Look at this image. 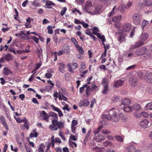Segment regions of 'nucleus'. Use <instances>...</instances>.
<instances>
[{
  "label": "nucleus",
  "mask_w": 152,
  "mask_h": 152,
  "mask_svg": "<svg viewBox=\"0 0 152 152\" xmlns=\"http://www.w3.org/2000/svg\"><path fill=\"white\" fill-rule=\"evenodd\" d=\"M136 148L133 145H129L127 148L126 152H135L136 150Z\"/></svg>",
  "instance_id": "6ab92c4d"
},
{
  "label": "nucleus",
  "mask_w": 152,
  "mask_h": 152,
  "mask_svg": "<svg viewBox=\"0 0 152 152\" xmlns=\"http://www.w3.org/2000/svg\"><path fill=\"white\" fill-rule=\"evenodd\" d=\"M143 4L145 6H152V0H145Z\"/></svg>",
  "instance_id": "a878e982"
},
{
  "label": "nucleus",
  "mask_w": 152,
  "mask_h": 152,
  "mask_svg": "<svg viewBox=\"0 0 152 152\" xmlns=\"http://www.w3.org/2000/svg\"><path fill=\"white\" fill-rule=\"evenodd\" d=\"M71 40L75 44V47H76L78 45V42L75 38H72L71 39Z\"/></svg>",
  "instance_id": "8fccbe9b"
},
{
  "label": "nucleus",
  "mask_w": 152,
  "mask_h": 152,
  "mask_svg": "<svg viewBox=\"0 0 152 152\" xmlns=\"http://www.w3.org/2000/svg\"><path fill=\"white\" fill-rule=\"evenodd\" d=\"M99 31L98 28L97 27H94L92 29L93 34L94 35L96 34Z\"/></svg>",
  "instance_id": "c03bdc74"
},
{
  "label": "nucleus",
  "mask_w": 152,
  "mask_h": 152,
  "mask_svg": "<svg viewBox=\"0 0 152 152\" xmlns=\"http://www.w3.org/2000/svg\"><path fill=\"white\" fill-rule=\"evenodd\" d=\"M64 123L62 121H57L49 126V128L52 131H56L58 129H61L64 127Z\"/></svg>",
  "instance_id": "7ed1b4c3"
},
{
  "label": "nucleus",
  "mask_w": 152,
  "mask_h": 152,
  "mask_svg": "<svg viewBox=\"0 0 152 152\" xmlns=\"http://www.w3.org/2000/svg\"><path fill=\"white\" fill-rule=\"evenodd\" d=\"M10 73H12V72L10 71V69L6 67H4V68L3 74L4 75H7Z\"/></svg>",
  "instance_id": "2f4dec72"
},
{
  "label": "nucleus",
  "mask_w": 152,
  "mask_h": 152,
  "mask_svg": "<svg viewBox=\"0 0 152 152\" xmlns=\"http://www.w3.org/2000/svg\"><path fill=\"white\" fill-rule=\"evenodd\" d=\"M131 25L129 23H125L122 27V30L124 32H128L131 28Z\"/></svg>",
  "instance_id": "f8f14e48"
},
{
  "label": "nucleus",
  "mask_w": 152,
  "mask_h": 152,
  "mask_svg": "<svg viewBox=\"0 0 152 152\" xmlns=\"http://www.w3.org/2000/svg\"><path fill=\"white\" fill-rule=\"evenodd\" d=\"M32 4L35 6H40V3L36 1V0H34L32 2Z\"/></svg>",
  "instance_id": "13d9d810"
},
{
  "label": "nucleus",
  "mask_w": 152,
  "mask_h": 152,
  "mask_svg": "<svg viewBox=\"0 0 152 152\" xmlns=\"http://www.w3.org/2000/svg\"><path fill=\"white\" fill-rule=\"evenodd\" d=\"M54 28V27H51V26H48L47 27L48 33L50 34H52L53 33L52 28Z\"/></svg>",
  "instance_id": "72a5a7b5"
},
{
  "label": "nucleus",
  "mask_w": 152,
  "mask_h": 152,
  "mask_svg": "<svg viewBox=\"0 0 152 152\" xmlns=\"http://www.w3.org/2000/svg\"><path fill=\"white\" fill-rule=\"evenodd\" d=\"M121 18V15L117 16L114 17L112 19V21L115 23H118L119 22Z\"/></svg>",
  "instance_id": "cd10ccee"
},
{
  "label": "nucleus",
  "mask_w": 152,
  "mask_h": 152,
  "mask_svg": "<svg viewBox=\"0 0 152 152\" xmlns=\"http://www.w3.org/2000/svg\"><path fill=\"white\" fill-rule=\"evenodd\" d=\"M25 36V34L24 33L23 31H22L21 33H16L15 34V35L16 37H19L20 38H23V35Z\"/></svg>",
  "instance_id": "ea45409f"
},
{
  "label": "nucleus",
  "mask_w": 152,
  "mask_h": 152,
  "mask_svg": "<svg viewBox=\"0 0 152 152\" xmlns=\"http://www.w3.org/2000/svg\"><path fill=\"white\" fill-rule=\"evenodd\" d=\"M55 5V4L52 1H48L45 3V5L44 6V7L46 8L51 9L52 8V6Z\"/></svg>",
  "instance_id": "aec40b11"
},
{
  "label": "nucleus",
  "mask_w": 152,
  "mask_h": 152,
  "mask_svg": "<svg viewBox=\"0 0 152 152\" xmlns=\"http://www.w3.org/2000/svg\"><path fill=\"white\" fill-rule=\"evenodd\" d=\"M58 70L61 72H64V69L65 68V65L64 64L62 63H59L58 64Z\"/></svg>",
  "instance_id": "c85d7f7f"
},
{
  "label": "nucleus",
  "mask_w": 152,
  "mask_h": 152,
  "mask_svg": "<svg viewBox=\"0 0 152 152\" xmlns=\"http://www.w3.org/2000/svg\"><path fill=\"white\" fill-rule=\"evenodd\" d=\"M148 124V120L146 119H143L140 122V126L143 128H147Z\"/></svg>",
  "instance_id": "4468645a"
},
{
  "label": "nucleus",
  "mask_w": 152,
  "mask_h": 152,
  "mask_svg": "<svg viewBox=\"0 0 152 152\" xmlns=\"http://www.w3.org/2000/svg\"><path fill=\"white\" fill-rule=\"evenodd\" d=\"M126 35L125 33L121 32L119 33V37L118 38V42L120 43L124 42L126 40L125 37Z\"/></svg>",
  "instance_id": "f3484780"
},
{
  "label": "nucleus",
  "mask_w": 152,
  "mask_h": 152,
  "mask_svg": "<svg viewBox=\"0 0 152 152\" xmlns=\"http://www.w3.org/2000/svg\"><path fill=\"white\" fill-rule=\"evenodd\" d=\"M148 52V49L145 47H143L135 51V54L138 56L144 55Z\"/></svg>",
  "instance_id": "6e6552de"
},
{
  "label": "nucleus",
  "mask_w": 152,
  "mask_h": 152,
  "mask_svg": "<svg viewBox=\"0 0 152 152\" xmlns=\"http://www.w3.org/2000/svg\"><path fill=\"white\" fill-rule=\"evenodd\" d=\"M86 65L85 63L83 62L81 63L80 65V68L79 69V71L80 72H82L85 68Z\"/></svg>",
  "instance_id": "e433bc0d"
},
{
  "label": "nucleus",
  "mask_w": 152,
  "mask_h": 152,
  "mask_svg": "<svg viewBox=\"0 0 152 152\" xmlns=\"http://www.w3.org/2000/svg\"><path fill=\"white\" fill-rule=\"evenodd\" d=\"M116 139L120 142H123L124 141L123 138L121 136H115Z\"/></svg>",
  "instance_id": "de8ad7c7"
},
{
  "label": "nucleus",
  "mask_w": 152,
  "mask_h": 152,
  "mask_svg": "<svg viewBox=\"0 0 152 152\" xmlns=\"http://www.w3.org/2000/svg\"><path fill=\"white\" fill-rule=\"evenodd\" d=\"M138 79L136 77H132L129 79V83L132 86H135L137 85Z\"/></svg>",
  "instance_id": "9d476101"
},
{
  "label": "nucleus",
  "mask_w": 152,
  "mask_h": 152,
  "mask_svg": "<svg viewBox=\"0 0 152 152\" xmlns=\"http://www.w3.org/2000/svg\"><path fill=\"white\" fill-rule=\"evenodd\" d=\"M62 50L64 53L66 54H68L70 52L69 47L66 45H64L63 46Z\"/></svg>",
  "instance_id": "412c9836"
},
{
  "label": "nucleus",
  "mask_w": 152,
  "mask_h": 152,
  "mask_svg": "<svg viewBox=\"0 0 152 152\" xmlns=\"http://www.w3.org/2000/svg\"><path fill=\"white\" fill-rule=\"evenodd\" d=\"M134 109L135 110H139L140 109V105L138 104H135L133 105Z\"/></svg>",
  "instance_id": "a19ab883"
},
{
  "label": "nucleus",
  "mask_w": 152,
  "mask_h": 152,
  "mask_svg": "<svg viewBox=\"0 0 152 152\" xmlns=\"http://www.w3.org/2000/svg\"><path fill=\"white\" fill-rule=\"evenodd\" d=\"M67 66L68 67V70L71 73H74V70L78 67V64L77 63L74 62L72 64L68 63L67 64Z\"/></svg>",
  "instance_id": "1a4fd4ad"
},
{
  "label": "nucleus",
  "mask_w": 152,
  "mask_h": 152,
  "mask_svg": "<svg viewBox=\"0 0 152 152\" xmlns=\"http://www.w3.org/2000/svg\"><path fill=\"white\" fill-rule=\"evenodd\" d=\"M146 107L148 110H152V102L148 103L146 106Z\"/></svg>",
  "instance_id": "37998d69"
},
{
  "label": "nucleus",
  "mask_w": 152,
  "mask_h": 152,
  "mask_svg": "<svg viewBox=\"0 0 152 152\" xmlns=\"http://www.w3.org/2000/svg\"><path fill=\"white\" fill-rule=\"evenodd\" d=\"M104 89L102 91V93L104 94H106L107 93L109 89V87H103Z\"/></svg>",
  "instance_id": "09e8293b"
},
{
  "label": "nucleus",
  "mask_w": 152,
  "mask_h": 152,
  "mask_svg": "<svg viewBox=\"0 0 152 152\" xmlns=\"http://www.w3.org/2000/svg\"><path fill=\"white\" fill-rule=\"evenodd\" d=\"M149 24V22L146 20H144L142 24V28L143 29L144 27L146 26Z\"/></svg>",
  "instance_id": "a18cd8bd"
},
{
  "label": "nucleus",
  "mask_w": 152,
  "mask_h": 152,
  "mask_svg": "<svg viewBox=\"0 0 152 152\" xmlns=\"http://www.w3.org/2000/svg\"><path fill=\"white\" fill-rule=\"evenodd\" d=\"M102 118L103 120H110L111 119L114 122L118 121L120 119L119 116L117 114L114 108L110 110L107 113L104 114Z\"/></svg>",
  "instance_id": "f257e3e1"
},
{
  "label": "nucleus",
  "mask_w": 152,
  "mask_h": 152,
  "mask_svg": "<svg viewBox=\"0 0 152 152\" xmlns=\"http://www.w3.org/2000/svg\"><path fill=\"white\" fill-rule=\"evenodd\" d=\"M0 120L1 123L3 125L5 128L7 130H9V128L6 123L4 117L2 115L0 116Z\"/></svg>",
  "instance_id": "a211bd4d"
},
{
  "label": "nucleus",
  "mask_w": 152,
  "mask_h": 152,
  "mask_svg": "<svg viewBox=\"0 0 152 152\" xmlns=\"http://www.w3.org/2000/svg\"><path fill=\"white\" fill-rule=\"evenodd\" d=\"M35 129H33L30 134V137L31 138L37 137L38 135V134L36 132Z\"/></svg>",
  "instance_id": "b1692460"
},
{
  "label": "nucleus",
  "mask_w": 152,
  "mask_h": 152,
  "mask_svg": "<svg viewBox=\"0 0 152 152\" xmlns=\"http://www.w3.org/2000/svg\"><path fill=\"white\" fill-rule=\"evenodd\" d=\"M89 103V101L87 99H84L80 102L78 105L80 107L87 106Z\"/></svg>",
  "instance_id": "dca6fc26"
},
{
  "label": "nucleus",
  "mask_w": 152,
  "mask_h": 152,
  "mask_svg": "<svg viewBox=\"0 0 152 152\" xmlns=\"http://www.w3.org/2000/svg\"><path fill=\"white\" fill-rule=\"evenodd\" d=\"M102 4L98 3L96 4L92 8V10H91V13L94 14H99L101 12L102 10Z\"/></svg>",
  "instance_id": "20e7f679"
},
{
  "label": "nucleus",
  "mask_w": 152,
  "mask_h": 152,
  "mask_svg": "<svg viewBox=\"0 0 152 152\" xmlns=\"http://www.w3.org/2000/svg\"><path fill=\"white\" fill-rule=\"evenodd\" d=\"M127 9L125 5L122 4L120 7V10L122 13H124L127 11Z\"/></svg>",
  "instance_id": "bb28decb"
},
{
  "label": "nucleus",
  "mask_w": 152,
  "mask_h": 152,
  "mask_svg": "<svg viewBox=\"0 0 152 152\" xmlns=\"http://www.w3.org/2000/svg\"><path fill=\"white\" fill-rule=\"evenodd\" d=\"M77 124V121L75 120H73L71 124V126H76Z\"/></svg>",
  "instance_id": "e2e57ef3"
},
{
  "label": "nucleus",
  "mask_w": 152,
  "mask_h": 152,
  "mask_svg": "<svg viewBox=\"0 0 152 152\" xmlns=\"http://www.w3.org/2000/svg\"><path fill=\"white\" fill-rule=\"evenodd\" d=\"M104 144L105 146L107 147L109 145H111L112 144V143L109 141H106L104 142Z\"/></svg>",
  "instance_id": "3c124183"
},
{
  "label": "nucleus",
  "mask_w": 152,
  "mask_h": 152,
  "mask_svg": "<svg viewBox=\"0 0 152 152\" xmlns=\"http://www.w3.org/2000/svg\"><path fill=\"white\" fill-rule=\"evenodd\" d=\"M144 55L142 57V58L144 60H146L148 59L152 56V52L148 54L145 53Z\"/></svg>",
  "instance_id": "7c9ffc66"
},
{
  "label": "nucleus",
  "mask_w": 152,
  "mask_h": 152,
  "mask_svg": "<svg viewBox=\"0 0 152 152\" xmlns=\"http://www.w3.org/2000/svg\"><path fill=\"white\" fill-rule=\"evenodd\" d=\"M87 86V84L83 85V86L80 88V93H82L84 90V89Z\"/></svg>",
  "instance_id": "6e6d98bb"
},
{
  "label": "nucleus",
  "mask_w": 152,
  "mask_h": 152,
  "mask_svg": "<svg viewBox=\"0 0 152 152\" xmlns=\"http://www.w3.org/2000/svg\"><path fill=\"white\" fill-rule=\"evenodd\" d=\"M50 116L52 117L51 118L52 124H54L56 122L58 121V115L56 113H55L53 112H50Z\"/></svg>",
  "instance_id": "ddd939ff"
},
{
  "label": "nucleus",
  "mask_w": 152,
  "mask_h": 152,
  "mask_svg": "<svg viewBox=\"0 0 152 152\" xmlns=\"http://www.w3.org/2000/svg\"><path fill=\"white\" fill-rule=\"evenodd\" d=\"M93 151H95V152H103L101 148H98L97 146H96L93 149Z\"/></svg>",
  "instance_id": "49530a36"
},
{
  "label": "nucleus",
  "mask_w": 152,
  "mask_h": 152,
  "mask_svg": "<svg viewBox=\"0 0 152 152\" xmlns=\"http://www.w3.org/2000/svg\"><path fill=\"white\" fill-rule=\"evenodd\" d=\"M69 106L67 104H65V106L62 108L64 110H66L68 111L70 110V109L69 108Z\"/></svg>",
  "instance_id": "5fc2aeb1"
},
{
  "label": "nucleus",
  "mask_w": 152,
  "mask_h": 152,
  "mask_svg": "<svg viewBox=\"0 0 152 152\" xmlns=\"http://www.w3.org/2000/svg\"><path fill=\"white\" fill-rule=\"evenodd\" d=\"M108 81L107 78H104L102 80V84L103 87H109Z\"/></svg>",
  "instance_id": "393cba45"
},
{
  "label": "nucleus",
  "mask_w": 152,
  "mask_h": 152,
  "mask_svg": "<svg viewBox=\"0 0 152 152\" xmlns=\"http://www.w3.org/2000/svg\"><path fill=\"white\" fill-rule=\"evenodd\" d=\"M102 132L105 134H110L111 133L110 131L107 130H102Z\"/></svg>",
  "instance_id": "680f3d73"
},
{
  "label": "nucleus",
  "mask_w": 152,
  "mask_h": 152,
  "mask_svg": "<svg viewBox=\"0 0 152 152\" xmlns=\"http://www.w3.org/2000/svg\"><path fill=\"white\" fill-rule=\"evenodd\" d=\"M86 87V94L87 96H88L90 95L89 92H92V91L91 90V88L90 86H88L87 85V86Z\"/></svg>",
  "instance_id": "473e14b6"
},
{
  "label": "nucleus",
  "mask_w": 152,
  "mask_h": 152,
  "mask_svg": "<svg viewBox=\"0 0 152 152\" xmlns=\"http://www.w3.org/2000/svg\"><path fill=\"white\" fill-rule=\"evenodd\" d=\"M54 142L55 143H61V140L60 139L59 137H56L54 139Z\"/></svg>",
  "instance_id": "69168bd1"
},
{
  "label": "nucleus",
  "mask_w": 152,
  "mask_h": 152,
  "mask_svg": "<svg viewBox=\"0 0 152 152\" xmlns=\"http://www.w3.org/2000/svg\"><path fill=\"white\" fill-rule=\"evenodd\" d=\"M149 34L147 33H142L139 37V40L134 45L135 48L139 47L144 44L145 42L148 39Z\"/></svg>",
  "instance_id": "f03ea898"
},
{
  "label": "nucleus",
  "mask_w": 152,
  "mask_h": 152,
  "mask_svg": "<svg viewBox=\"0 0 152 152\" xmlns=\"http://www.w3.org/2000/svg\"><path fill=\"white\" fill-rule=\"evenodd\" d=\"M31 39L35 41L36 43H38L39 39L37 38L34 37H32L31 38Z\"/></svg>",
  "instance_id": "bf43d9fd"
},
{
  "label": "nucleus",
  "mask_w": 152,
  "mask_h": 152,
  "mask_svg": "<svg viewBox=\"0 0 152 152\" xmlns=\"http://www.w3.org/2000/svg\"><path fill=\"white\" fill-rule=\"evenodd\" d=\"M52 75L50 73H47L45 74V76L47 78H51Z\"/></svg>",
  "instance_id": "774afa93"
},
{
  "label": "nucleus",
  "mask_w": 152,
  "mask_h": 152,
  "mask_svg": "<svg viewBox=\"0 0 152 152\" xmlns=\"http://www.w3.org/2000/svg\"><path fill=\"white\" fill-rule=\"evenodd\" d=\"M93 7L91 1H88L86 2L85 4L84 10L86 12L91 13V10H92Z\"/></svg>",
  "instance_id": "39448f33"
},
{
  "label": "nucleus",
  "mask_w": 152,
  "mask_h": 152,
  "mask_svg": "<svg viewBox=\"0 0 152 152\" xmlns=\"http://www.w3.org/2000/svg\"><path fill=\"white\" fill-rule=\"evenodd\" d=\"M37 51L38 56L40 58V56L42 54V50L41 49H37Z\"/></svg>",
  "instance_id": "338daca9"
},
{
  "label": "nucleus",
  "mask_w": 152,
  "mask_h": 152,
  "mask_svg": "<svg viewBox=\"0 0 152 152\" xmlns=\"http://www.w3.org/2000/svg\"><path fill=\"white\" fill-rule=\"evenodd\" d=\"M50 113L48 114L44 110H42L40 112V116L41 118V120H45L47 122L49 121V119L50 117Z\"/></svg>",
  "instance_id": "0eeeda50"
},
{
  "label": "nucleus",
  "mask_w": 152,
  "mask_h": 152,
  "mask_svg": "<svg viewBox=\"0 0 152 152\" xmlns=\"http://www.w3.org/2000/svg\"><path fill=\"white\" fill-rule=\"evenodd\" d=\"M67 8L66 7H64L63 8V10L61 11L60 12V15L61 16H63L64 15L65 12L67 10Z\"/></svg>",
  "instance_id": "4d7b16f0"
},
{
  "label": "nucleus",
  "mask_w": 152,
  "mask_h": 152,
  "mask_svg": "<svg viewBox=\"0 0 152 152\" xmlns=\"http://www.w3.org/2000/svg\"><path fill=\"white\" fill-rule=\"evenodd\" d=\"M124 110L125 112L129 113L132 112L133 111V108L132 107L130 106L128 107L124 106Z\"/></svg>",
  "instance_id": "c756f323"
},
{
  "label": "nucleus",
  "mask_w": 152,
  "mask_h": 152,
  "mask_svg": "<svg viewBox=\"0 0 152 152\" xmlns=\"http://www.w3.org/2000/svg\"><path fill=\"white\" fill-rule=\"evenodd\" d=\"M123 83L124 81L121 80H117L115 81L113 86L115 88H118L122 86Z\"/></svg>",
  "instance_id": "4be33fe9"
},
{
  "label": "nucleus",
  "mask_w": 152,
  "mask_h": 152,
  "mask_svg": "<svg viewBox=\"0 0 152 152\" xmlns=\"http://www.w3.org/2000/svg\"><path fill=\"white\" fill-rule=\"evenodd\" d=\"M144 78L145 81L148 83H152V73L151 72L147 73L144 76Z\"/></svg>",
  "instance_id": "9b49d317"
},
{
  "label": "nucleus",
  "mask_w": 152,
  "mask_h": 152,
  "mask_svg": "<svg viewBox=\"0 0 152 152\" xmlns=\"http://www.w3.org/2000/svg\"><path fill=\"white\" fill-rule=\"evenodd\" d=\"M76 49L81 54H84V51L83 49V48L80 47V46H79V45L77 46L76 47H75Z\"/></svg>",
  "instance_id": "4c0bfd02"
},
{
  "label": "nucleus",
  "mask_w": 152,
  "mask_h": 152,
  "mask_svg": "<svg viewBox=\"0 0 152 152\" xmlns=\"http://www.w3.org/2000/svg\"><path fill=\"white\" fill-rule=\"evenodd\" d=\"M119 98L118 96L115 95L113 96L112 98V100L114 102H116L119 99Z\"/></svg>",
  "instance_id": "79ce46f5"
},
{
  "label": "nucleus",
  "mask_w": 152,
  "mask_h": 152,
  "mask_svg": "<svg viewBox=\"0 0 152 152\" xmlns=\"http://www.w3.org/2000/svg\"><path fill=\"white\" fill-rule=\"evenodd\" d=\"M102 126H99L98 128L95 129L93 131V132L94 135H96L97 134H98L99 133L100 131V130L102 129Z\"/></svg>",
  "instance_id": "f704fd0d"
},
{
  "label": "nucleus",
  "mask_w": 152,
  "mask_h": 152,
  "mask_svg": "<svg viewBox=\"0 0 152 152\" xmlns=\"http://www.w3.org/2000/svg\"><path fill=\"white\" fill-rule=\"evenodd\" d=\"M141 16L140 14L138 13H134L132 16L133 23L136 25L140 24L141 22Z\"/></svg>",
  "instance_id": "423d86ee"
},
{
  "label": "nucleus",
  "mask_w": 152,
  "mask_h": 152,
  "mask_svg": "<svg viewBox=\"0 0 152 152\" xmlns=\"http://www.w3.org/2000/svg\"><path fill=\"white\" fill-rule=\"evenodd\" d=\"M105 139L104 136H103L100 134H98L96 135L95 137H94L93 140L97 142H101L102 141H103Z\"/></svg>",
  "instance_id": "2eb2a0df"
},
{
  "label": "nucleus",
  "mask_w": 152,
  "mask_h": 152,
  "mask_svg": "<svg viewBox=\"0 0 152 152\" xmlns=\"http://www.w3.org/2000/svg\"><path fill=\"white\" fill-rule=\"evenodd\" d=\"M40 146L41 147H39L38 149V152H44V150L41 147V146L44 147V145L42 143L40 144Z\"/></svg>",
  "instance_id": "052dcab7"
},
{
  "label": "nucleus",
  "mask_w": 152,
  "mask_h": 152,
  "mask_svg": "<svg viewBox=\"0 0 152 152\" xmlns=\"http://www.w3.org/2000/svg\"><path fill=\"white\" fill-rule=\"evenodd\" d=\"M76 35L79 36L80 39L82 40L83 42V39H84V37L81 35V33L80 31H77Z\"/></svg>",
  "instance_id": "58836bf2"
},
{
  "label": "nucleus",
  "mask_w": 152,
  "mask_h": 152,
  "mask_svg": "<svg viewBox=\"0 0 152 152\" xmlns=\"http://www.w3.org/2000/svg\"><path fill=\"white\" fill-rule=\"evenodd\" d=\"M131 103L130 100L128 98H123L121 101V104L125 105H129Z\"/></svg>",
  "instance_id": "5701e85b"
},
{
  "label": "nucleus",
  "mask_w": 152,
  "mask_h": 152,
  "mask_svg": "<svg viewBox=\"0 0 152 152\" xmlns=\"http://www.w3.org/2000/svg\"><path fill=\"white\" fill-rule=\"evenodd\" d=\"M141 116L145 118H147L148 116L149 115L145 112H143L141 113Z\"/></svg>",
  "instance_id": "864d4df0"
},
{
  "label": "nucleus",
  "mask_w": 152,
  "mask_h": 152,
  "mask_svg": "<svg viewBox=\"0 0 152 152\" xmlns=\"http://www.w3.org/2000/svg\"><path fill=\"white\" fill-rule=\"evenodd\" d=\"M12 57L9 53H7L5 56V59L7 61H10L12 60Z\"/></svg>",
  "instance_id": "c9c22d12"
},
{
  "label": "nucleus",
  "mask_w": 152,
  "mask_h": 152,
  "mask_svg": "<svg viewBox=\"0 0 152 152\" xmlns=\"http://www.w3.org/2000/svg\"><path fill=\"white\" fill-rule=\"evenodd\" d=\"M136 65H134L131 66H130L126 68L127 70H132L135 68Z\"/></svg>",
  "instance_id": "0e129e2a"
},
{
  "label": "nucleus",
  "mask_w": 152,
  "mask_h": 152,
  "mask_svg": "<svg viewBox=\"0 0 152 152\" xmlns=\"http://www.w3.org/2000/svg\"><path fill=\"white\" fill-rule=\"evenodd\" d=\"M99 68L101 69H103L104 71H106L107 70V69L106 66L104 65H100L99 66Z\"/></svg>",
  "instance_id": "603ef678"
}]
</instances>
